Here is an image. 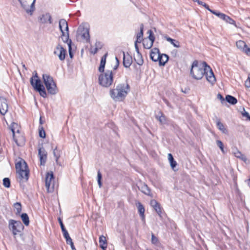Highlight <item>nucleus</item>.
<instances>
[{
	"instance_id": "nucleus-60",
	"label": "nucleus",
	"mask_w": 250,
	"mask_h": 250,
	"mask_svg": "<svg viewBox=\"0 0 250 250\" xmlns=\"http://www.w3.org/2000/svg\"><path fill=\"white\" fill-rule=\"evenodd\" d=\"M177 51L175 50L171 52V54L174 56L176 57L177 55Z\"/></svg>"
},
{
	"instance_id": "nucleus-48",
	"label": "nucleus",
	"mask_w": 250,
	"mask_h": 250,
	"mask_svg": "<svg viewBox=\"0 0 250 250\" xmlns=\"http://www.w3.org/2000/svg\"><path fill=\"white\" fill-rule=\"evenodd\" d=\"M245 85L247 88L250 87V74L248 75V79L245 82Z\"/></svg>"
},
{
	"instance_id": "nucleus-59",
	"label": "nucleus",
	"mask_w": 250,
	"mask_h": 250,
	"mask_svg": "<svg viewBox=\"0 0 250 250\" xmlns=\"http://www.w3.org/2000/svg\"><path fill=\"white\" fill-rule=\"evenodd\" d=\"M98 50L99 49H98L97 48H95L93 50H91L90 52L92 54H95L97 53Z\"/></svg>"
},
{
	"instance_id": "nucleus-37",
	"label": "nucleus",
	"mask_w": 250,
	"mask_h": 250,
	"mask_svg": "<svg viewBox=\"0 0 250 250\" xmlns=\"http://www.w3.org/2000/svg\"><path fill=\"white\" fill-rule=\"evenodd\" d=\"M62 234L63 235V237L65 239L66 244H68V243L72 241V239L69 236V234L67 231V230H65L63 232H62Z\"/></svg>"
},
{
	"instance_id": "nucleus-11",
	"label": "nucleus",
	"mask_w": 250,
	"mask_h": 250,
	"mask_svg": "<svg viewBox=\"0 0 250 250\" xmlns=\"http://www.w3.org/2000/svg\"><path fill=\"white\" fill-rule=\"evenodd\" d=\"M38 156L41 165L44 166L47 160V153L42 146L39 147L38 148Z\"/></svg>"
},
{
	"instance_id": "nucleus-36",
	"label": "nucleus",
	"mask_w": 250,
	"mask_h": 250,
	"mask_svg": "<svg viewBox=\"0 0 250 250\" xmlns=\"http://www.w3.org/2000/svg\"><path fill=\"white\" fill-rule=\"evenodd\" d=\"M14 208L16 210V214H19L21 211V204L20 202H16L14 204Z\"/></svg>"
},
{
	"instance_id": "nucleus-64",
	"label": "nucleus",
	"mask_w": 250,
	"mask_h": 250,
	"mask_svg": "<svg viewBox=\"0 0 250 250\" xmlns=\"http://www.w3.org/2000/svg\"><path fill=\"white\" fill-rule=\"evenodd\" d=\"M118 67H119V65H117L116 64L114 65V66L113 67V70H116L118 68Z\"/></svg>"
},
{
	"instance_id": "nucleus-28",
	"label": "nucleus",
	"mask_w": 250,
	"mask_h": 250,
	"mask_svg": "<svg viewBox=\"0 0 250 250\" xmlns=\"http://www.w3.org/2000/svg\"><path fill=\"white\" fill-rule=\"evenodd\" d=\"M160 53V50L158 48L155 47L151 49L150 53V58L154 62L157 58L158 55Z\"/></svg>"
},
{
	"instance_id": "nucleus-45",
	"label": "nucleus",
	"mask_w": 250,
	"mask_h": 250,
	"mask_svg": "<svg viewBox=\"0 0 250 250\" xmlns=\"http://www.w3.org/2000/svg\"><path fill=\"white\" fill-rule=\"evenodd\" d=\"M242 115L243 117L247 118V120L250 121V115L249 113L247 112L244 108H243V111L242 112Z\"/></svg>"
},
{
	"instance_id": "nucleus-22",
	"label": "nucleus",
	"mask_w": 250,
	"mask_h": 250,
	"mask_svg": "<svg viewBox=\"0 0 250 250\" xmlns=\"http://www.w3.org/2000/svg\"><path fill=\"white\" fill-rule=\"evenodd\" d=\"M107 56V53H105L101 58L100 65L98 68L99 71L101 73H103L104 72Z\"/></svg>"
},
{
	"instance_id": "nucleus-16",
	"label": "nucleus",
	"mask_w": 250,
	"mask_h": 250,
	"mask_svg": "<svg viewBox=\"0 0 250 250\" xmlns=\"http://www.w3.org/2000/svg\"><path fill=\"white\" fill-rule=\"evenodd\" d=\"M39 21L40 22L43 24L47 23V21H48L50 24L52 23V17L49 13L42 15L39 18Z\"/></svg>"
},
{
	"instance_id": "nucleus-8",
	"label": "nucleus",
	"mask_w": 250,
	"mask_h": 250,
	"mask_svg": "<svg viewBox=\"0 0 250 250\" xmlns=\"http://www.w3.org/2000/svg\"><path fill=\"white\" fill-rule=\"evenodd\" d=\"M147 33L149 34L148 38L149 41H148L147 39L144 40L143 44L145 48L148 49L152 47L155 38L151 30H149L147 31Z\"/></svg>"
},
{
	"instance_id": "nucleus-62",
	"label": "nucleus",
	"mask_w": 250,
	"mask_h": 250,
	"mask_svg": "<svg viewBox=\"0 0 250 250\" xmlns=\"http://www.w3.org/2000/svg\"><path fill=\"white\" fill-rule=\"evenodd\" d=\"M115 60H116V64L119 65L120 61H119V60L118 59V57H116Z\"/></svg>"
},
{
	"instance_id": "nucleus-51",
	"label": "nucleus",
	"mask_w": 250,
	"mask_h": 250,
	"mask_svg": "<svg viewBox=\"0 0 250 250\" xmlns=\"http://www.w3.org/2000/svg\"><path fill=\"white\" fill-rule=\"evenodd\" d=\"M14 125H17V124L16 123H12V124H11V125L10 126V129H11V131L12 132L13 136L14 138V136H15V130H14Z\"/></svg>"
},
{
	"instance_id": "nucleus-32",
	"label": "nucleus",
	"mask_w": 250,
	"mask_h": 250,
	"mask_svg": "<svg viewBox=\"0 0 250 250\" xmlns=\"http://www.w3.org/2000/svg\"><path fill=\"white\" fill-rule=\"evenodd\" d=\"M168 159L170 163V167L172 169L174 170V168L177 166V162L175 161L171 153L168 154Z\"/></svg>"
},
{
	"instance_id": "nucleus-27",
	"label": "nucleus",
	"mask_w": 250,
	"mask_h": 250,
	"mask_svg": "<svg viewBox=\"0 0 250 250\" xmlns=\"http://www.w3.org/2000/svg\"><path fill=\"white\" fill-rule=\"evenodd\" d=\"M61 38L62 41L65 43H67L69 46L70 42L72 41L71 40L69 39V32H66V33L65 32H61Z\"/></svg>"
},
{
	"instance_id": "nucleus-52",
	"label": "nucleus",
	"mask_w": 250,
	"mask_h": 250,
	"mask_svg": "<svg viewBox=\"0 0 250 250\" xmlns=\"http://www.w3.org/2000/svg\"><path fill=\"white\" fill-rule=\"evenodd\" d=\"M236 157L240 159L241 160H243L244 162H246L247 160L246 157L243 154L240 156L237 155Z\"/></svg>"
},
{
	"instance_id": "nucleus-7",
	"label": "nucleus",
	"mask_w": 250,
	"mask_h": 250,
	"mask_svg": "<svg viewBox=\"0 0 250 250\" xmlns=\"http://www.w3.org/2000/svg\"><path fill=\"white\" fill-rule=\"evenodd\" d=\"M9 228L12 230L13 235H16L23 230L24 226L21 221L11 219L9 221Z\"/></svg>"
},
{
	"instance_id": "nucleus-58",
	"label": "nucleus",
	"mask_w": 250,
	"mask_h": 250,
	"mask_svg": "<svg viewBox=\"0 0 250 250\" xmlns=\"http://www.w3.org/2000/svg\"><path fill=\"white\" fill-rule=\"evenodd\" d=\"M235 156L236 157L237 155H238V156H241V155L242 154V153L239 151V150H237V151L236 152H234V153Z\"/></svg>"
},
{
	"instance_id": "nucleus-57",
	"label": "nucleus",
	"mask_w": 250,
	"mask_h": 250,
	"mask_svg": "<svg viewBox=\"0 0 250 250\" xmlns=\"http://www.w3.org/2000/svg\"><path fill=\"white\" fill-rule=\"evenodd\" d=\"M194 2L198 3V4L202 5L204 3V2L200 0H192Z\"/></svg>"
},
{
	"instance_id": "nucleus-43",
	"label": "nucleus",
	"mask_w": 250,
	"mask_h": 250,
	"mask_svg": "<svg viewBox=\"0 0 250 250\" xmlns=\"http://www.w3.org/2000/svg\"><path fill=\"white\" fill-rule=\"evenodd\" d=\"M72 43V41H70L69 42V46H68L69 55V57L71 59H72L74 56L72 50V46H71Z\"/></svg>"
},
{
	"instance_id": "nucleus-13",
	"label": "nucleus",
	"mask_w": 250,
	"mask_h": 250,
	"mask_svg": "<svg viewBox=\"0 0 250 250\" xmlns=\"http://www.w3.org/2000/svg\"><path fill=\"white\" fill-rule=\"evenodd\" d=\"M150 206L154 208L160 217H162V208L161 205L156 200H151L150 202Z\"/></svg>"
},
{
	"instance_id": "nucleus-47",
	"label": "nucleus",
	"mask_w": 250,
	"mask_h": 250,
	"mask_svg": "<svg viewBox=\"0 0 250 250\" xmlns=\"http://www.w3.org/2000/svg\"><path fill=\"white\" fill-rule=\"evenodd\" d=\"M58 221H59V223L60 224V227H61V229H62V232L65 231V230H67L63 224V222H62V219H61V218H58Z\"/></svg>"
},
{
	"instance_id": "nucleus-5",
	"label": "nucleus",
	"mask_w": 250,
	"mask_h": 250,
	"mask_svg": "<svg viewBox=\"0 0 250 250\" xmlns=\"http://www.w3.org/2000/svg\"><path fill=\"white\" fill-rule=\"evenodd\" d=\"M99 83L101 85L105 87H109L113 81V74L112 71L107 70L105 73L99 75Z\"/></svg>"
},
{
	"instance_id": "nucleus-40",
	"label": "nucleus",
	"mask_w": 250,
	"mask_h": 250,
	"mask_svg": "<svg viewBox=\"0 0 250 250\" xmlns=\"http://www.w3.org/2000/svg\"><path fill=\"white\" fill-rule=\"evenodd\" d=\"M39 136L42 138H45L46 137V133L43 127L42 126H40L39 127Z\"/></svg>"
},
{
	"instance_id": "nucleus-54",
	"label": "nucleus",
	"mask_w": 250,
	"mask_h": 250,
	"mask_svg": "<svg viewBox=\"0 0 250 250\" xmlns=\"http://www.w3.org/2000/svg\"><path fill=\"white\" fill-rule=\"evenodd\" d=\"M243 52H244L248 56H250V48L247 46Z\"/></svg>"
},
{
	"instance_id": "nucleus-29",
	"label": "nucleus",
	"mask_w": 250,
	"mask_h": 250,
	"mask_svg": "<svg viewBox=\"0 0 250 250\" xmlns=\"http://www.w3.org/2000/svg\"><path fill=\"white\" fill-rule=\"evenodd\" d=\"M225 100L232 105H234L237 103V99L235 97L230 95L226 96Z\"/></svg>"
},
{
	"instance_id": "nucleus-1",
	"label": "nucleus",
	"mask_w": 250,
	"mask_h": 250,
	"mask_svg": "<svg viewBox=\"0 0 250 250\" xmlns=\"http://www.w3.org/2000/svg\"><path fill=\"white\" fill-rule=\"evenodd\" d=\"M190 74L196 80H201L205 75L206 80L212 85L216 82V78L212 70L206 62L199 64L198 61L195 60L192 62Z\"/></svg>"
},
{
	"instance_id": "nucleus-23",
	"label": "nucleus",
	"mask_w": 250,
	"mask_h": 250,
	"mask_svg": "<svg viewBox=\"0 0 250 250\" xmlns=\"http://www.w3.org/2000/svg\"><path fill=\"white\" fill-rule=\"evenodd\" d=\"M81 37L83 39L86 40V42H90L89 31L87 28H83L81 31Z\"/></svg>"
},
{
	"instance_id": "nucleus-49",
	"label": "nucleus",
	"mask_w": 250,
	"mask_h": 250,
	"mask_svg": "<svg viewBox=\"0 0 250 250\" xmlns=\"http://www.w3.org/2000/svg\"><path fill=\"white\" fill-rule=\"evenodd\" d=\"M103 47V44L100 41H96L95 43V48H97L98 49H100Z\"/></svg>"
},
{
	"instance_id": "nucleus-10",
	"label": "nucleus",
	"mask_w": 250,
	"mask_h": 250,
	"mask_svg": "<svg viewBox=\"0 0 250 250\" xmlns=\"http://www.w3.org/2000/svg\"><path fill=\"white\" fill-rule=\"evenodd\" d=\"M8 110V100L4 97L0 96V113L4 115Z\"/></svg>"
},
{
	"instance_id": "nucleus-24",
	"label": "nucleus",
	"mask_w": 250,
	"mask_h": 250,
	"mask_svg": "<svg viewBox=\"0 0 250 250\" xmlns=\"http://www.w3.org/2000/svg\"><path fill=\"white\" fill-rule=\"evenodd\" d=\"M100 247L103 250H105L107 247L106 237L104 235H101L99 237Z\"/></svg>"
},
{
	"instance_id": "nucleus-61",
	"label": "nucleus",
	"mask_w": 250,
	"mask_h": 250,
	"mask_svg": "<svg viewBox=\"0 0 250 250\" xmlns=\"http://www.w3.org/2000/svg\"><path fill=\"white\" fill-rule=\"evenodd\" d=\"M115 60H116V64L119 65L120 61H119V60L118 59V57H116Z\"/></svg>"
},
{
	"instance_id": "nucleus-14",
	"label": "nucleus",
	"mask_w": 250,
	"mask_h": 250,
	"mask_svg": "<svg viewBox=\"0 0 250 250\" xmlns=\"http://www.w3.org/2000/svg\"><path fill=\"white\" fill-rule=\"evenodd\" d=\"M123 65L125 68L130 67L132 63V56L128 53L125 54V52L123 51Z\"/></svg>"
},
{
	"instance_id": "nucleus-6",
	"label": "nucleus",
	"mask_w": 250,
	"mask_h": 250,
	"mask_svg": "<svg viewBox=\"0 0 250 250\" xmlns=\"http://www.w3.org/2000/svg\"><path fill=\"white\" fill-rule=\"evenodd\" d=\"M30 82L34 89L40 93L41 96L43 98H46L47 97V93L45 87L42 83V81L40 78L36 79L34 80L33 78H31Z\"/></svg>"
},
{
	"instance_id": "nucleus-20",
	"label": "nucleus",
	"mask_w": 250,
	"mask_h": 250,
	"mask_svg": "<svg viewBox=\"0 0 250 250\" xmlns=\"http://www.w3.org/2000/svg\"><path fill=\"white\" fill-rule=\"evenodd\" d=\"M135 48L138 57V59L137 60H135L136 62L138 65H142L144 63V60L143 59L142 55L139 51V49L137 45V42H135Z\"/></svg>"
},
{
	"instance_id": "nucleus-34",
	"label": "nucleus",
	"mask_w": 250,
	"mask_h": 250,
	"mask_svg": "<svg viewBox=\"0 0 250 250\" xmlns=\"http://www.w3.org/2000/svg\"><path fill=\"white\" fill-rule=\"evenodd\" d=\"M217 126L218 128L221 130L223 133L227 134L228 133L227 129L225 128L224 125L219 120H218L217 123Z\"/></svg>"
},
{
	"instance_id": "nucleus-4",
	"label": "nucleus",
	"mask_w": 250,
	"mask_h": 250,
	"mask_svg": "<svg viewBox=\"0 0 250 250\" xmlns=\"http://www.w3.org/2000/svg\"><path fill=\"white\" fill-rule=\"evenodd\" d=\"M42 79L49 94L55 95L58 93V89L52 77L49 75L43 74L42 75Z\"/></svg>"
},
{
	"instance_id": "nucleus-42",
	"label": "nucleus",
	"mask_w": 250,
	"mask_h": 250,
	"mask_svg": "<svg viewBox=\"0 0 250 250\" xmlns=\"http://www.w3.org/2000/svg\"><path fill=\"white\" fill-rule=\"evenodd\" d=\"M216 144L217 146L220 148V149L221 150L222 152L223 153H225V152L224 149V145L222 141L220 140H217Z\"/></svg>"
},
{
	"instance_id": "nucleus-18",
	"label": "nucleus",
	"mask_w": 250,
	"mask_h": 250,
	"mask_svg": "<svg viewBox=\"0 0 250 250\" xmlns=\"http://www.w3.org/2000/svg\"><path fill=\"white\" fill-rule=\"evenodd\" d=\"M56 49L60 50V53L58 55V57L60 61H63L65 58L66 50L60 44L56 46Z\"/></svg>"
},
{
	"instance_id": "nucleus-3",
	"label": "nucleus",
	"mask_w": 250,
	"mask_h": 250,
	"mask_svg": "<svg viewBox=\"0 0 250 250\" xmlns=\"http://www.w3.org/2000/svg\"><path fill=\"white\" fill-rule=\"evenodd\" d=\"M16 171L18 173L19 178L21 180H25L27 182L29 179V170L27 163L21 159L15 164Z\"/></svg>"
},
{
	"instance_id": "nucleus-21",
	"label": "nucleus",
	"mask_w": 250,
	"mask_h": 250,
	"mask_svg": "<svg viewBox=\"0 0 250 250\" xmlns=\"http://www.w3.org/2000/svg\"><path fill=\"white\" fill-rule=\"evenodd\" d=\"M155 118L159 121L161 125L167 124V118L161 111H159L158 114L155 115Z\"/></svg>"
},
{
	"instance_id": "nucleus-15",
	"label": "nucleus",
	"mask_w": 250,
	"mask_h": 250,
	"mask_svg": "<svg viewBox=\"0 0 250 250\" xmlns=\"http://www.w3.org/2000/svg\"><path fill=\"white\" fill-rule=\"evenodd\" d=\"M54 176L53 172H47L45 177V186L47 188L48 191H49L50 188L51 186V182L54 181Z\"/></svg>"
},
{
	"instance_id": "nucleus-44",
	"label": "nucleus",
	"mask_w": 250,
	"mask_h": 250,
	"mask_svg": "<svg viewBox=\"0 0 250 250\" xmlns=\"http://www.w3.org/2000/svg\"><path fill=\"white\" fill-rule=\"evenodd\" d=\"M206 9L208 10L210 13H211L213 14H216V11L215 10H212L210 9L209 6L206 4V3L204 2L203 4L202 5Z\"/></svg>"
},
{
	"instance_id": "nucleus-26",
	"label": "nucleus",
	"mask_w": 250,
	"mask_h": 250,
	"mask_svg": "<svg viewBox=\"0 0 250 250\" xmlns=\"http://www.w3.org/2000/svg\"><path fill=\"white\" fill-rule=\"evenodd\" d=\"M164 37L167 42H170L174 47L177 48L180 47L179 41L174 40L167 35H165Z\"/></svg>"
},
{
	"instance_id": "nucleus-50",
	"label": "nucleus",
	"mask_w": 250,
	"mask_h": 250,
	"mask_svg": "<svg viewBox=\"0 0 250 250\" xmlns=\"http://www.w3.org/2000/svg\"><path fill=\"white\" fill-rule=\"evenodd\" d=\"M164 58L163 56V54H161L160 53L158 55L157 58L154 60V62H159V63L160 62V60H162V58Z\"/></svg>"
},
{
	"instance_id": "nucleus-30",
	"label": "nucleus",
	"mask_w": 250,
	"mask_h": 250,
	"mask_svg": "<svg viewBox=\"0 0 250 250\" xmlns=\"http://www.w3.org/2000/svg\"><path fill=\"white\" fill-rule=\"evenodd\" d=\"M236 45L238 49L241 50L243 52L247 47L245 42L241 40L237 41L236 43Z\"/></svg>"
},
{
	"instance_id": "nucleus-39",
	"label": "nucleus",
	"mask_w": 250,
	"mask_h": 250,
	"mask_svg": "<svg viewBox=\"0 0 250 250\" xmlns=\"http://www.w3.org/2000/svg\"><path fill=\"white\" fill-rule=\"evenodd\" d=\"M3 185L6 188H9L11 186V182L9 178H4L3 179Z\"/></svg>"
},
{
	"instance_id": "nucleus-12",
	"label": "nucleus",
	"mask_w": 250,
	"mask_h": 250,
	"mask_svg": "<svg viewBox=\"0 0 250 250\" xmlns=\"http://www.w3.org/2000/svg\"><path fill=\"white\" fill-rule=\"evenodd\" d=\"M215 15L217 16L220 19L224 20L226 22L229 23L230 24L234 25L236 26V22L234 20H233L232 18L229 17L226 14L221 13L219 11H216V14Z\"/></svg>"
},
{
	"instance_id": "nucleus-2",
	"label": "nucleus",
	"mask_w": 250,
	"mask_h": 250,
	"mask_svg": "<svg viewBox=\"0 0 250 250\" xmlns=\"http://www.w3.org/2000/svg\"><path fill=\"white\" fill-rule=\"evenodd\" d=\"M130 91V86L126 82L118 84L115 88L110 90V97L115 101H123Z\"/></svg>"
},
{
	"instance_id": "nucleus-33",
	"label": "nucleus",
	"mask_w": 250,
	"mask_h": 250,
	"mask_svg": "<svg viewBox=\"0 0 250 250\" xmlns=\"http://www.w3.org/2000/svg\"><path fill=\"white\" fill-rule=\"evenodd\" d=\"M21 217L23 224L26 226H28L29 224V219L28 214L26 213H22L21 215Z\"/></svg>"
},
{
	"instance_id": "nucleus-31",
	"label": "nucleus",
	"mask_w": 250,
	"mask_h": 250,
	"mask_svg": "<svg viewBox=\"0 0 250 250\" xmlns=\"http://www.w3.org/2000/svg\"><path fill=\"white\" fill-rule=\"evenodd\" d=\"M137 208L138 209V212L140 214V215L141 217L144 218L145 216L144 213L145 211V208L143 204H142L140 202H138L137 203Z\"/></svg>"
},
{
	"instance_id": "nucleus-9",
	"label": "nucleus",
	"mask_w": 250,
	"mask_h": 250,
	"mask_svg": "<svg viewBox=\"0 0 250 250\" xmlns=\"http://www.w3.org/2000/svg\"><path fill=\"white\" fill-rule=\"evenodd\" d=\"M19 2L20 3L21 6L23 9H24L27 13L30 14V15H32L33 12L35 10V3L36 2V0H33L32 3L30 5V8H28V4L27 1L25 0H18Z\"/></svg>"
},
{
	"instance_id": "nucleus-35",
	"label": "nucleus",
	"mask_w": 250,
	"mask_h": 250,
	"mask_svg": "<svg viewBox=\"0 0 250 250\" xmlns=\"http://www.w3.org/2000/svg\"><path fill=\"white\" fill-rule=\"evenodd\" d=\"M164 58H162L161 60H160L159 65L164 66L166 63L167 62L169 59V56L166 54H163Z\"/></svg>"
},
{
	"instance_id": "nucleus-63",
	"label": "nucleus",
	"mask_w": 250,
	"mask_h": 250,
	"mask_svg": "<svg viewBox=\"0 0 250 250\" xmlns=\"http://www.w3.org/2000/svg\"><path fill=\"white\" fill-rule=\"evenodd\" d=\"M246 182L247 183L248 185L250 188V178L246 180Z\"/></svg>"
},
{
	"instance_id": "nucleus-17",
	"label": "nucleus",
	"mask_w": 250,
	"mask_h": 250,
	"mask_svg": "<svg viewBox=\"0 0 250 250\" xmlns=\"http://www.w3.org/2000/svg\"><path fill=\"white\" fill-rule=\"evenodd\" d=\"M139 189L143 193L150 197L153 196V194L151 193V190L145 183H143L141 187H138Z\"/></svg>"
},
{
	"instance_id": "nucleus-19",
	"label": "nucleus",
	"mask_w": 250,
	"mask_h": 250,
	"mask_svg": "<svg viewBox=\"0 0 250 250\" xmlns=\"http://www.w3.org/2000/svg\"><path fill=\"white\" fill-rule=\"evenodd\" d=\"M59 28L61 32H69V28L67 22L65 19H62L59 21Z\"/></svg>"
},
{
	"instance_id": "nucleus-53",
	"label": "nucleus",
	"mask_w": 250,
	"mask_h": 250,
	"mask_svg": "<svg viewBox=\"0 0 250 250\" xmlns=\"http://www.w3.org/2000/svg\"><path fill=\"white\" fill-rule=\"evenodd\" d=\"M217 98L219 99L221 101V103L222 104L223 103V102H224L225 100L223 96L220 93H218L217 94Z\"/></svg>"
},
{
	"instance_id": "nucleus-41",
	"label": "nucleus",
	"mask_w": 250,
	"mask_h": 250,
	"mask_svg": "<svg viewBox=\"0 0 250 250\" xmlns=\"http://www.w3.org/2000/svg\"><path fill=\"white\" fill-rule=\"evenodd\" d=\"M53 155L55 158L56 162H57L60 157V151L57 149V146L53 150Z\"/></svg>"
},
{
	"instance_id": "nucleus-56",
	"label": "nucleus",
	"mask_w": 250,
	"mask_h": 250,
	"mask_svg": "<svg viewBox=\"0 0 250 250\" xmlns=\"http://www.w3.org/2000/svg\"><path fill=\"white\" fill-rule=\"evenodd\" d=\"M34 73H35V74L31 78H33L34 80L36 79L39 78V77H38L37 72L36 71H34Z\"/></svg>"
},
{
	"instance_id": "nucleus-46",
	"label": "nucleus",
	"mask_w": 250,
	"mask_h": 250,
	"mask_svg": "<svg viewBox=\"0 0 250 250\" xmlns=\"http://www.w3.org/2000/svg\"><path fill=\"white\" fill-rule=\"evenodd\" d=\"M158 242V239L156 237L155 235L151 233V243L153 244H157Z\"/></svg>"
},
{
	"instance_id": "nucleus-25",
	"label": "nucleus",
	"mask_w": 250,
	"mask_h": 250,
	"mask_svg": "<svg viewBox=\"0 0 250 250\" xmlns=\"http://www.w3.org/2000/svg\"><path fill=\"white\" fill-rule=\"evenodd\" d=\"M140 32L138 33L136 35V40L135 41L136 42L140 43L142 42L144 34V25L143 23H141L140 24Z\"/></svg>"
},
{
	"instance_id": "nucleus-55",
	"label": "nucleus",
	"mask_w": 250,
	"mask_h": 250,
	"mask_svg": "<svg viewBox=\"0 0 250 250\" xmlns=\"http://www.w3.org/2000/svg\"><path fill=\"white\" fill-rule=\"evenodd\" d=\"M67 245H69L71 246V248L72 250H76V249L75 248L74 243L73 241H71L70 242L68 243V244H67Z\"/></svg>"
},
{
	"instance_id": "nucleus-38",
	"label": "nucleus",
	"mask_w": 250,
	"mask_h": 250,
	"mask_svg": "<svg viewBox=\"0 0 250 250\" xmlns=\"http://www.w3.org/2000/svg\"><path fill=\"white\" fill-rule=\"evenodd\" d=\"M102 174L101 172H100V170H99L97 172V182L99 185V187L100 188H101L102 186Z\"/></svg>"
}]
</instances>
